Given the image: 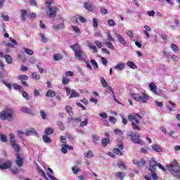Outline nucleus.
I'll return each mask as SVG.
<instances>
[{
  "label": "nucleus",
  "instance_id": "9b49d317",
  "mask_svg": "<svg viewBox=\"0 0 180 180\" xmlns=\"http://www.w3.org/2000/svg\"><path fill=\"white\" fill-rule=\"evenodd\" d=\"M12 167V162L11 160H7L4 162H0V169H9Z\"/></svg>",
  "mask_w": 180,
  "mask_h": 180
},
{
  "label": "nucleus",
  "instance_id": "a878e982",
  "mask_svg": "<svg viewBox=\"0 0 180 180\" xmlns=\"http://www.w3.org/2000/svg\"><path fill=\"white\" fill-rule=\"evenodd\" d=\"M26 15H27V11L25 9L21 10V20L22 22H25L26 20Z\"/></svg>",
  "mask_w": 180,
  "mask_h": 180
},
{
  "label": "nucleus",
  "instance_id": "39448f33",
  "mask_svg": "<svg viewBox=\"0 0 180 180\" xmlns=\"http://www.w3.org/2000/svg\"><path fill=\"white\" fill-rule=\"evenodd\" d=\"M0 119H1V120L12 122V119H13V110L8 109L0 112Z\"/></svg>",
  "mask_w": 180,
  "mask_h": 180
},
{
  "label": "nucleus",
  "instance_id": "f3484780",
  "mask_svg": "<svg viewBox=\"0 0 180 180\" xmlns=\"http://www.w3.org/2000/svg\"><path fill=\"white\" fill-rule=\"evenodd\" d=\"M118 148H114L113 153L114 154H117V155H123V153L120 150L123 148V143L118 144Z\"/></svg>",
  "mask_w": 180,
  "mask_h": 180
},
{
  "label": "nucleus",
  "instance_id": "09e8293b",
  "mask_svg": "<svg viewBox=\"0 0 180 180\" xmlns=\"http://www.w3.org/2000/svg\"><path fill=\"white\" fill-rule=\"evenodd\" d=\"M92 139H93V141L95 144H98V143H96V141H99V136L98 135H95L93 134L91 136Z\"/></svg>",
  "mask_w": 180,
  "mask_h": 180
},
{
  "label": "nucleus",
  "instance_id": "423d86ee",
  "mask_svg": "<svg viewBox=\"0 0 180 180\" xmlns=\"http://www.w3.org/2000/svg\"><path fill=\"white\" fill-rule=\"evenodd\" d=\"M127 136L130 137L134 144H141V146L144 144V141L141 140L139 133L131 132L127 135Z\"/></svg>",
  "mask_w": 180,
  "mask_h": 180
},
{
  "label": "nucleus",
  "instance_id": "bb28decb",
  "mask_svg": "<svg viewBox=\"0 0 180 180\" xmlns=\"http://www.w3.org/2000/svg\"><path fill=\"white\" fill-rule=\"evenodd\" d=\"M53 29L55 30H62V29H64V21H63L60 24L54 25Z\"/></svg>",
  "mask_w": 180,
  "mask_h": 180
},
{
  "label": "nucleus",
  "instance_id": "393cba45",
  "mask_svg": "<svg viewBox=\"0 0 180 180\" xmlns=\"http://www.w3.org/2000/svg\"><path fill=\"white\" fill-rule=\"evenodd\" d=\"M169 103L170 105H167V108L169 109V110H170V112H172V110H174V109L176 108V103H173L171 101H169Z\"/></svg>",
  "mask_w": 180,
  "mask_h": 180
},
{
  "label": "nucleus",
  "instance_id": "a19ab883",
  "mask_svg": "<svg viewBox=\"0 0 180 180\" xmlns=\"http://www.w3.org/2000/svg\"><path fill=\"white\" fill-rule=\"evenodd\" d=\"M171 49H172V51H174V53H178V51H179V48L178 47V46H176V44H172L171 45Z\"/></svg>",
  "mask_w": 180,
  "mask_h": 180
},
{
  "label": "nucleus",
  "instance_id": "7ed1b4c3",
  "mask_svg": "<svg viewBox=\"0 0 180 180\" xmlns=\"http://www.w3.org/2000/svg\"><path fill=\"white\" fill-rule=\"evenodd\" d=\"M131 96L132 99L137 101V102H140L141 103H147L148 99H150V96L146 93H141V94L139 93H132L131 94Z\"/></svg>",
  "mask_w": 180,
  "mask_h": 180
},
{
  "label": "nucleus",
  "instance_id": "aec40b11",
  "mask_svg": "<svg viewBox=\"0 0 180 180\" xmlns=\"http://www.w3.org/2000/svg\"><path fill=\"white\" fill-rule=\"evenodd\" d=\"M151 147L153 151H156V153H162V148H161V146L155 144L152 145Z\"/></svg>",
  "mask_w": 180,
  "mask_h": 180
},
{
  "label": "nucleus",
  "instance_id": "3c124183",
  "mask_svg": "<svg viewBox=\"0 0 180 180\" xmlns=\"http://www.w3.org/2000/svg\"><path fill=\"white\" fill-rule=\"evenodd\" d=\"M18 57L22 63H25V61H26V57L25 56V53H22L19 54Z\"/></svg>",
  "mask_w": 180,
  "mask_h": 180
},
{
  "label": "nucleus",
  "instance_id": "6e6d98bb",
  "mask_svg": "<svg viewBox=\"0 0 180 180\" xmlns=\"http://www.w3.org/2000/svg\"><path fill=\"white\" fill-rule=\"evenodd\" d=\"M109 139H103L101 141V144L102 146H108V144H109Z\"/></svg>",
  "mask_w": 180,
  "mask_h": 180
},
{
  "label": "nucleus",
  "instance_id": "20e7f679",
  "mask_svg": "<svg viewBox=\"0 0 180 180\" xmlns=\"http://www.w3.org/2000/svg\"><path fill=\"white\" fill-rule=\"evenodd\" d=\"M167 169L173 175L174 172H177L180 170L179 163L176 159H174L169 165H167Z\"/></svg>",
  "mask_w": 180,
  "mask_h": 180
},
{
  "label": "nucleus",
  "instance_id": "a18cd8bd",
  "mask_svg": "<svg viewBox=\"0 0 180 180\" xmlns=\"http://www.w3.org/2000/svg\"><path fill=\"white\" fill-rule=\"evenodd\" d=\"M72 171L73 174H78V172H81V169H79V167L78 166H75L72 168Z\"/></svg>",
  "mask_w": 180,
  "mask_h": 180
},
{
  "label": "nucleus",
  "instance_id": "4d7b16f0",
  "mask_svg": "<svg viewBox=\"0 0 180 180\" xmlns=\"http://www.w3.org/2000/svg\"><path fill=\"white\" fill-rule=\"evenodd\" d=\"M3 84H4V85H6V86H7V88H8L9 89H12V84L5 81V80H2Z\"/></svg>",
  "mask_w": 180,
  "mask_h": 180
},
{
  "label": "nucleus",
  "instance_id": "f03ea898",
  "mask_svg": "<svg viewBox=\"0 0 180 180\" xmlns=\"http://www.w3.org/2000/svg\"><path fill=\"white\" fill-rule=\"evenodd\" d=\"M70 49L74 51L75 57H76L79 61H84L85 60V53H84V51H82L78 43L70 46Z\"/></svg>",
  "mask_w": 180,
  "mask_h": 180
},
{
  "label": "nucleus",
  "instance_id": "ea45409f",
  "mask_svg": "<svg viewBox=\"0 0 180 180\" xmlns=\"http://www.w3.org/2000/svg\"><path fill=\"white\" fill-rule=\"evenodd\" d=\"M13 86L14 89H15L16 91H23V87H22V86L20 85H18V84H13Z\"/></svg>",
  "mask_w": 180,
  "mask_h": 180
},
{
  "label": "nucleus",
  "instance_id": "0e129e2a",
  "mask_svg": "<svg viewBox=\"0 0 180 180\" xmlns=\"http://www.w3.org/2000/svg\"><path fill=\"white\" fill-rule=\"evenodd\" d=\"M84 126H88V119H85L84 121L80 122V127H84Z\"/></svg>",
  "mask_w": 180,
  "mask_h": 180
},
{
  "label": "nucleus",
  "instance_id": "f704fd0d",
  "mask_svg": "<svg viewBox=\"0 0 180 180\" xmlns=\"http://www.w3.org/2000/svg\"><path fill=\"white\" fill-rule=\"evenodd\" d=\"M24 52L27 54L28 56H33L34 51L32 49L27 48H23Z\"/></svg>",
  "mask_w": 180,
  "mask_h": 180
},
{
  "label": "nucleus",
  "instance_id": "4be33fe9",
  "mask_svg": "<svg viewBox=\"0 0 180 180\" xmlns=\"http://www.w3.org/2000/svg\"><path fill=\"white\" fill-rule=\"evenodd\" d=\"M32 134H35V136H39V134L36 132V129L31 128L27 131L25 132L26 136H32Z\"/></svg>",
  "mask_w": 180,
  "mask_h": 180
},
{
  "label": "nucleus",
  "instance_id": "473e14b6",
  "mask_svg": "<svg viewBox=\"0 0 180 180\" xmlns=\"http://www.w3.org/2000/svg\"><path fill=\"white\" fill-rule=\"evenodd\" d=\"M4 58H5L6 63H7V64H12V57H11V56L4 55Z\"/></svg>",
  "mask_w": 180,
  "mask_h": 180
},
{
  "label": "nucleus",
  "instance_id": "f257e3e1",
  "mask_svg": "<svg viewBox=\"0 0 180 180\" xmlns=\"http://www.w3.org/2000/svg\"><path fill=\"white\" fill-rule=\"evenodd\" d=\"M141 119H143V117L139 113L128 116V120L131 122V126L133 130H141V127L140 126V120Z\"/></svg>",
  "mask_w": 180,
  "mask_h": 180
},
{
  "label": "nucleus",
  "instance_id": "cd10ccee",
  "mask_svg": "<svg viewBox=\"0 0 180 180\" xmlns=\"http://www.w3.org/2000/svg\"><path fill=\"white\" fill-rule=\"evenodd\" d=\"M53 60H54V61H60V60H63V55L58 54V53L54 54Z\"/></svg>",
  "mask_w": 180,
  "mask_h": 180
},
{
  "label": "nucleus",
  "instance_id": "8fccbe9b",
  "mask_svg": "<svg viewBox=\"0 0 180 180\" xmlns=\"http://www.w3.org/2000/svg\"><path fill=\"white\" fill-rule=\"evenodd\" d=\"M151 172V176L153 180H158V176L157 175V173H155V170L154 171H150Z\"/></svg>",
  "mask_w": 180,
  "mask_h": 180
},
{
  "label": "nucleus",
  "instance_id": "a211bd4d",
  "mask_svg": "<svg viewBox=\"0 0 180 180\" xmlns=\"http://www.w3.org/2000/svg\"><path fill=\"white\" fill-rule=\"evenodd\" d=\"M46 96V98H55V96H57V93L53 90H48Z\"/></svg>",
  "mask_w": 180,
  "mask_h": 180
},
{
  "label": "nucleus",
  "instance_id": "0eeeda50",
  "mask_svg": "<svg viewBox=\"0 0 180 180\" xmlns=\"http://www.w3.org/2000/svg\"><path fill=\"white\" fill-rule=\"evenodd\" d=\"M9 137H10V144L12 147V148L14 149V151L15 153H19L20 151V146L18 143H16V140H15V136L13 134H9Z\"/></svg>",
  "mask_w": 180,
  "mask_h": 180
},
{
  "label": "nucleus",
  "instance_id": "4c0bfd02",
  "mask_svg": "<svg viewBox=\"0 0 180 180\" xmlns=\"http://www.w3.org/2000/svg\"><path fill=\"white\" fill-rule=\"evenodd\" d=\"M42 140L44 142L46 143H51V139H50L48 135L43 136Z\"/></svg>",
  "mask_w": 180,
  "mask_h": 180
},
{
  "label": "nucleus",
  "instance_id": "79ce46f5",
  "mask_svg": "<svg viewBox=\"0 0 180 180\" xmlns=\"http://www.w3.org/2000/svg\"><path fill=\"white\" fill-rule=\"evenodd\" d=\"M126 34L130 37V39H134V34H133V32L131 30H126L125 32Z\"/></svg>",
  "mask_w": 180,
  "mask_h": 180
},
{
  "label": "nucleus",
  "instance_id": "e433bc0d",
  "mask_svg": "<svg viewBox=\"0 0 180 180\" xmlns=\"http://www.w3.org/2000/svg\"><path fill=\"white\" fill-rule=\"evenodd\" d=\"M65 110H66L67 113L69 115V116H72V115H73L72 108H71V106L67 105L65 107Z\"/></svg>",
  "mask_w": 180,
  "mask_h": 180
},
{
  "label": "nucleus",
  "instance_id": "1a4fd4ad",
  "mask_svg": "<svg viewBox=\"0 0 180 180\" xmlns=\"http://www.w3.org/2000/svg\"><path fill=\"white\" fill-rule=\"evenodd\" d=\"M67 96H69V98H78L79 96V93H77L74 91V90H71L70 87L65 88Z\"/></svg>",
  "mask_w": 180,
  "mask_h": 180
},
{
  "label": "nucleus",
  "instance_id": "6ab92c4d",
  "mask_svg": "<svg viewBox=\"0 0 180 180\" xmlns=\"http://www.w3.org/2000/svg\"><path fill=\"white\" fill-rule=\"evenodd\" d=\"M143 33L146 36V39H150V33H148V32H151V27L148 25H145Z\"/></svg>",
  "mask_w": 180,
  "mask_h": 180
},
{
  "label": "nucleus",
  "instance_id": "13d9d810",
  "mask_svg": "<svg viewBox=\"0 0 180 180\" xmlns=\"http://www.w3.org/2000/svg\"><path fill=\"white\" fill-rule=\"evenodd\" d=\"M146 13H147V15H148V16L150 18H151V16L153 18H154V16H155V11H154V10H152L150 11H147Z\"/></svg>",
  "mask_w": 180,
  "mask_h": 180
},
{
  "label": "nucleus",
  "instance_id": "58836bf2",
  "mask_svg": "<svg viewBox=\"0 0 180 180\" xmlns=\"http://www.w3.org/2000/svg\"><path fill=\"white\" fill-rule=\"evenodd\" d=\"M32 77L33 79H36V81H39V79H40V75H39V73H37V72H34L32 74Z\"/></svg>",
  "mask_w": 180,
  "mask_h": 180
},
{
  "label": "nucleus",
  "instance_id": "c03bdc74",
  "mask_svg": "<svg viewBox=\"0 0 180 180\" xmlns=\"http://www.w3.org/2000/svg\"><path fill=\"white\" fill-rule=\"evenodd\" d=\"M70 83V79H68L67 77H63L62 78V84H63V85H68V84Z\"/></svg>",
  "mask_w": 180,
  "mask_h": 180
},
{
  "label": "nucleus",
  "instance_id": "bf43d9fd",
  "mask_svg": "<svg viewBox=\"0 0 180 180\" xmlns=\"http://www.w3.org/2000/svg\"><path fill=\"white\" fill-rule=\"evenodd\" d=\"M58 126L59 127V129L62 131L65 129V127H64V124L61 121L58 122Z\"/></svg>",
  "mask_w": 180,
  "mask_h": 180
},
{
  "label": "nucleus",
  "instance_id": "37998d69",
  "mask_svg": "<svg viewBox=\"0 0 180 180\" xmlns=\"http://www.w3.org/2000/svg\"><path fill=\"white\" fill-rule=\"evenodd\" d=\"M105 44V46H107V47H108V49H110L111 50H115V46H113V44H112V42L106 41Z\"/></svg>",
  "mask_w": 180,
  "mask_h": 180
},
{
  "label": "nucleus",
  "instance_id": "de8ad7c7",
  "mask_svg": "<svg viewBox=\"0 0 180 180\" xmlns=\"http://www.w3.org/2000/svg\"><path fill=\"white\" fill-rule=\"evenodd\" d=\"M0 139L1 141H2L3 143H6L8 141V138L6 137V136L0 134Z\"/></svg>",
  "mask_w": 180,
  "mask_h": 180
},
{
  "label": "nucleus",
  "instance_id": "338daca9",
  "mask_svg": "<svg viewBox=\"0 0 180 180\" xmlns=\"http://www.w3.org/2000/svg\"><path fill=\"white\" fill-rule=\"evenodd\" d=\"M94 44L98 47V49H102V42L98 40L94 41Z\"/></svg>",
  "mask_w": 180,
  "mask_h": 180
},
{
  "label": "nucleus",
  "instance_id": "69168bd1",
  "mask_svg": "<svg viewBox=\"0 0 180 180\" xmlns=\"http://www.w3.org/2000/svg\"><path fill=\"white\" fill-rule=\"evenodd\" d=\"M108 23L109 26H116V22L112 19L108 20Z\"/></svg>",
  "mask_w": 180,
  "mask_h": 180
},
{
  "label": "nucleus",
  "instance_id": "49530a36",
  "mask_svg": "<svg viewBox=\"0 0 180 180\" xmlns=\"http://www.w3.org/2000/svg\"><path fill=\"white\" fill-rule=\"evenodd\" d=\"M39 36H40L41 40L43 43H47V41H49V39H47V37H46V36H44V34H39Z\"/></svg>",
  "mask_w": 180,
  "mask_h": 180
},
{
  "label": "nucleus",
  "instance_id": "774afa93",
  "mask_svg": "<svg viewBox=\"0 0 180 180\" xmlns=\"http://www.w3.org/2000/svg\"><path fill=\"white\" fill-rule=\"evenodd\" d=\"M69 122H81V118L80 117H77V118H72V117H70L69 118Z\"/></svg>",
  "mask_w": 180,
  "mask_h": 180
},
{
  "label": "nucleus",
  "instance_id": "9d476101",
  "mask_svg": "<svg viewBox=\"0 0 180 180\" xmlns=\"http://www.w3.org/2000/svg\"><path fill=\"white\" fill-rule=\"evenodd\" d=\"M149 171H155L157 168V165L158 163H157V161L154 158H152L149 161Z\"/></svg>",
  "mask_w": 180,
  "mask_h": 180
},
{
  "label": "nucleus",
  "instance_id": "5fc2aeb1",
  "mask_svg": "<svg viewBox=\"0 0 180 180\" xmlns=\"http://www.w3.org/2000/svg\"><path fill=\"white\" fill-rule=\"evenodd\" d=\"M172 175L174 176V178H176V179L180 180V169L179 171L174 172Z\"/></svg>",
  "mask_w": 180,
  "mask_h": 180
},
{
  "label": "nucleus",
  "instance_id": "c9c22d12",
  "mask_svg": "<svg viewBox=\"0 0 180 180\" xmlns=\"http://www.w3.org/2000/svg\"><path fill=\"white\" fill-rule=\"evenodd\" d=\"M89 49L90 50H92L93 53H98V49H96V46L92 44H89Z\"/></svg>",
  "mask_w": 180,
  "mask_h": 180
},
{
  "label": "nucleus",
  "instance_id": "680f3d73",
  "mask_svg": "<svg viewBox=\"0 0 180 180\" xmlns=\"http://www.w3.org/2000/svg\"><path fill=\"white\" fill-rule=\"evenodd\" d=\"M72 29L75 32V33L81 34V30H79L78 26H72Z\"/></svg>",
  "mask_w": 180,
  "mask_h": 180
},
{
  "label": "nucleus",
  "instance_id": "b1692460",
  "mask_svg": "<svg viewBox=\"0 0 180 180\" xmlns=\"http://www.w3.org/2000/svg\"><path fill=\"white\" fill-rule=\"evenodd\" d=\"M84 7L86 11H89V12H92V11H94V7H92V4L90 3H84Z\"/></svg>",
  "mask_w": 180,
  "mask_h": 180
},
{
  "label": "nucleus",
  "instance_id": "864d4df0",
  "mask_svg": "<svg viewBox=\"0 0 180 180\" xmlns=\"http://www.w3.org/2000/svg\"><path fill=\"white\" fill-rule=\"evenodd\" d=\"M84 157H87V158H92V157H94V153H92V151L89 150L84 153Z\"/></svg>",
  "mask_w": 180,
  "mask_h": 180
},
{
  "label": "nucleus",
  "instance_id": "2eb2a0df",
  "mask_svg": "<svg viewBox=\"0 0 180 180\" xmlns=\"http://www.w3.org/2000/svg\"><path fill=\"white\" fill-rule=\"evenodd\" d=\"M15 157H16V165H18V167H22L23 166V158H22L20 156V153H18L15 154Z\"/></svg>",
  "mask_w": 180,
  "mask_h": 180
},
{
  "label": "nucleus",
  "instance_id": "c756f323",
  "mask_svg": "<svg viewBox=\"0 0 180 180\" xmlns=\"http://www.w3.org/2000/svg\"><path fill=\"white\" fill-rule=\"evenodd\" d=\"M115 70H119V71H122L124 70V63H118L115 66Z\"/></svg>",
  "mask_w": 180,
  "mask_h": 180
},
{
  "label": "nucleus",
  "instance_id": "e2e57ef3",
  "mask_svg": "<svg viewBox=\"0 0 180 180\" xmlns=\"http://www.w3.org/2000/svg\"><path fill=\"white\" fill-rule=\"evenodd\" d=\"M40 115L41 119H43L44 120H46V112L44 110H41L40 111Z\"/></svg>",
  "mask_w": 180,
  "mask_h": 180
},
{
  "label": "nucleus",
  "instance_id": "603ef678",
  "mask_svg": "<svg viewBox=\"0 0 180 180\" xmlns=\"http://www.w3.org/2000/svg\"><path fill=\"white\" fill-rule=\"evenodd\" d=\"M148 150H150L149 147L141 148V153L142 154H147V153H148Z\"/></svg>",
  "mask_w": 180,
  "mask_h": 180
},
{
  "label": "nucleus",
  "instance_id": "ddd939ff",
  "mask_svg": "<svg viewBox=\"0 0 180 180\" xmlns=\"http://www.w3.org/2000/svg\"><path fill=\"white\" fill-rule=\"evenodd\" d=\"M18 79L20 81H21L22 85H24V86H29V84H27V82H26V81H27L29 79V77H27L25 75H20L18 76Z\"/></svg>",
  "mask_w": 180,
  "mask_h": 180
},
{
  "label": "nucleus",
  "instance_id": "f8f14e48",
  "mask_svg": "<svg viewBox=\"0 0 180 180\" xmlns=\"http://www.w3.org/2000/svg\"><path fill=\"white\" fill-rule=\"evenodd\" d=\"M116 37H117V41H118V43H120V44H122V46L127 45V41H126V39H124V38H123V37L122 36V34L117 33Z\"/></svg>",
  "mask_w": 180,
  "mask_h": 180
},
{
  "label": "nucleus",
  "instance_id": "72a5a7b5",
  "mask_svg": "<svg viewBox=\"0 0 180 180\" xmlns=\"http://www.w3.org/2000/svg\"><path fill=\"white\" fill-rule=\"evenodd\" d=\"M100 81L101 82V84L103 85V88H108V82L103 77H100Z\"/></svg>",
  "mask_w": 180,
  "mask_h": 180
},
{
  "label": "nucleus",
  "instance_id": "6e6552de",
  "mask_svg": "<svg viewBox=\"0 0 180 180\" xmlns=\"http://www.w3.org/2000/svg\"><path fill=\"white\" fill-rule=\"evenodd\" d=\"M48 9L49 11H46V15H48L49 18H56V16H57V12L58 11L57 6H49Z\"/></svg>",
  "mask_w": 180,
  "mask_h": 180
},
{
  "label": "nucleus",
  "instance_id": "c85d7f7f",
  "mask_svg": "<svg viewBox=\"0 0 180 180\" xmlns=\"http://www.w3.org/2000/svg\"><path fill=\"white\" fill-rule=\"evenodd\" d=\"M127 65V67H130L132 70H136V68H137L136 63L131 61H128Z\"/></svg>",
  "mask_w": 180,
  "mask_h": 180
},
{
  "label": "nucleus",
  "instance_id": "5701e85b",
  "mask_svg": "<svg viewBox=\"0 0 180 180\" xmlns=\"http://www.w3.org/2000/svg\"><path fill=\"white\" fill-rule=\"evenodd\" d=\"M36 168L38 174H39V175H41L44 178H46V173H44V171L40 168L39 165H36Z\"/></svg>",
  "mask_w": 180,
  "mask_h": 180
},
{
  "label": "nucleus",
  "instance_id": "dca6fc26",
  "mask_svg": "<svg viewBox=\"0 0 180 180\" xmlns=\"http://www.w3.org/2000/svg\"><path fill=\"white\" fill-rule=\"evenodd\" d=\"M149 89L155 95H160V93H158V91H157V85H155V84H154V82H151L149 84Z\"/></svg>",
  "mask_w": 180,
  "mask_h": 180
},
{
  "label": "nucleus",
  "instance_id": "2f4dec72",
  "mask_svg": "<svg viewBox=\"0 0 180 180\" xmlns=\"http://www.w3.org/2000/svg\"><path fill=\"white\" fill-rule=\"evenodd\" d=\"M106 92H107V94L112 93L115 101H116V96H115V92H113V89H112V87H110V86H107Z\"/></svg>",
  "mask_w": 180,
  "mask_h": 180
},
{
  "label": "nucleus",
  "instance_id": "412c9836",
  "mask_svg": "<svg viewBox=\"0 0 180 180\" xmlns=\"http://www.w3.org/2000/svg\"><path fill=\"white\" fill-rule=\"evenodd\" d=\"M21 112L23 113H28V115H33V111L27 107H22L20 108Z\"/></svg>",
  "mask_w": 180,
  "mask_h": 180
},
{
  "label": "nucleus",
  "instance_id": "7c9ffc66",
  "mask_svg": "<svg viewBox=\"0 0 180 180\" xmlns=\"http://www.w3.org/2000/svg\"><path fill=\"white\" fill-rule=\"evenodd\" d=\"M54 133V130L52 128H47L44 131L46 136H50Z\"/></svg>",
  "mask_w": 180,
  "mask_h": 180
},
{
  "label": "nucleus",
  "instance_id": "052dcab7",
  "mask_svg": "<svg viewBox=\"0 0 180 180\" xmlns=\"http://www.w3.org/2000/svg\"><path fill=\"white\" fill-rule=\"evenodd\" d=\"M91 63L92 64V65L94 67L95 70H98V63H96V60H95L94 59H92L91 60Z\"/></svg>",
  "mask_w": 180,
  "mask_h": 180
},
{
  "label": "nucleus",
  "instance_id": "4468645a",
  "mask_svg": "<svg viewBox=\"0 0 180 180\" xmlns=\"http://www.w3.org/2000/svg\"><path fill=\"white\" fill-rule=\"evenodd\" d=\"M133 164H134V165H137V167H144V165H146V159L141 158L140 160L134 159Z\"/></svg>",
  "mask_w": 180,
  "mask_h": 180
}]
</instances>
